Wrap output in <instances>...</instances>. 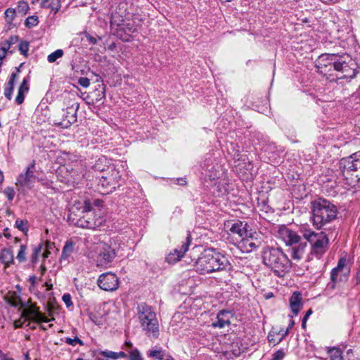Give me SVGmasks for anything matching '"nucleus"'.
<instances>
[{"label":"nucleus","instance_id":"f257e3e1","mask_svg":"<svg viewBox=\"0 0 360 360\" xmlns=\"http://www.w3.org/2000/svg\"><path fill=\"white\" fill-rule=\"evenodd\" d=\"M91 204L85 200L83 203L76 202L70 210L68 221L76 226L83 229H96L105 222L103 217L100 214L90 212Z\"/></svg>","mask_w":360,"mask_h":360},{"label":"nucleus","instance_id":"f03ea898","mask_svg":"<svg viewBox=\"0 0 360 360\" xmlns=\"http://www.w3.org/2000/svg\"><path fill=\"white\" fill-rule=\"evenodd\" d=\"M196 271L200 274H210L215 271H230L232 265L228 258L210 248L203 251L195 262Z\"/></svg>","mask_w":360,"mask_h":360},{"label":"nucleus","instance_id":"7ed1b4c3","mask_svg":"<svg viewBox=\"0 0 360 360\" xmlns=\"http://www.w3.org/2000/svg\"><path fill=\"white\" fill-rule=\"evenodd\" d=\"M262 260L278 277H283L290 271L291 262L279 248L267 247L262 252Z\"/></svg>","mask_w":360,"mask_h":360},{"label":"nucleus","instance_id":"20e7f679","mask_svg":"<svg viewBox=\"0 0 360 360\" xmlns=\"http://www.w3.org/2000/svg\"><path fill=\"white\" fill-rule=\"evenodd\" d=\"M311 212L312 224L316 229H320L336 218L338 209L330 201L319 198L311 202Z\"/></svg>","mask_w":360,"mask_h":360},{"label":"nucleus","instance_id":"39448f33","mask_svg":"<svg viewBox=\"0 0 360 360\" xmlns=\"http://www.w3.org/2000/svg\"><path fill=\"white\" fill-rule=\"evenodd\" d=\"M84 244L89 249H94L97 266L107 267L117 257V250L111 243L100 241L97 236H89L84 238Z\"/></svg>","mask_w":360,"mask_h":360},{"label":"nucleus","instance_id":"423d86ee","mask_svg":"<svg viewBox=\"0 0 360 360\" xmlns=\"http://www.w3.org/2000/svg\"><path fill=\"white\" fill-rule=\"evenodd\" d=\"M137 315L141 328L149 338H158L160 334L159 323L155 312L146 303L137 307Z\"/></svg>","mask_w":360,"mask_h":360},{"label":"nucleus","instance_id":"0eeeda50","mask_svg":"<svg viewBox=\"0 0 360 360\" xmlns=\"http://www.w3.org/2000/svg\"><path fill=\"white\" fill-rule=\"evenodd\" d=\"M300 232L304 238L311 245V253L319 258L328 248L329 239L323 231L315 232L310 229L302 227Z\"/></svg>","mask_w":360,"mask_h":360},{"label":"nucleus","instance_id":"6e6552de","mask_svg":"<svg viewBox=\"0 0 360 360\" xmlns=\"http://www.w3.org/2000/svg\"><path fill=\"white\" fill-rule=\"evenodd\" d=\"M96 179L98 191L102 195H105L112 193L116 188L121 174L114 165H110L107 167V171Z\"/></svg>","mask_w":360,"mask_h":360},{"label":"nucleus","instance_id":"1a4fd4ad","mask_svg":"<svg viewBox=\"0 0 360 360\" xmlns=\"http://www.w3.org/2000/svg\"><path fill=\"white\" fill-rule=\"evenodd\" d=\"M111 27H116V34L122 41H129L131 34L138 31V25L133 20H126L117 12L112 14Z\"/></svg>","mask_w":360,"mask_h":360},{"label":"nucleus","instance_id":"9d476101","mask_svg":"<svg viewBox=\"0 0 360 360\" xmlns=\"http://www.w3.org/2000/svg\"><path fill=\"white\" fill-rule=\"evenodd\" d=\"M333 70L340 72L336 79H350L354 78L358 73L357 65L349 55H337L335 61H333Z\"/></svg>","mask_w":360,"mask_h":360},{"label":"nucleus","instance_id":"9b49d317","mask_svg":"<svg viewBox=\"0 0 360 360\" xmlns=\"http://www.w3.org/2000/svg\"><path fill=\"white\" fill-rule=\"evenodd\" d=\"M35 162L33 161L26 168L25 172L21 173L17 177L15 185L19 188H27L31 189L33 187L36 179Z\"/></svg>","mask_w":360,"mask_h":360},{"label":"nucleus","instance_id":"f8f14e48","mask_svg":"<svg viewBox=\"0 0 360 360\" xmlns=\"http://www.w3.org/2000/svg\"><path fill=\"white\" fill-rule=\"evenodd\" d=\"M21 316L25 319V321H31L37 323L41 322L48 323L54 319H49L44 314H42L38 307L34 305H29L24 308Z\"/></svg>","mask_w":360,"mask_h":360},{"label":"nucleus","instance_id":"ddd939ff","mask_svg":"<svg viewBox=\"0 0 360 360\" xmlns=\"http://www.w3.org/2000/svg\"><path fill=\"white\" fill-rule=\"evenodd\" d=\"M97 284L101 289L105 291H114L119 287V278L116 274L106 272L99 276Z\"/></svg>","mask_w":360,"mask_h":360},{"label":"nucleus","instance_id":"4468645a","mask_svg":"<svg viewBox=\"0 0 360 360\" xmlns=\"http://www.w3.org/2000/svg\"><path fill=\"white\" fill-rule=\"evenodd\" d=\"M336 56L337 54H321L315 63L317 71L322 75H327L333 68V61H335Z\"/></svg>","mask_w":360,"mask_h":360},{"label":"nucleus","instance_id":"2eb2a0df","mask_svg":"<svg viewBox=\"0 0 360 360\" xmlns=\"http://www.w3.org/2000/svg\"><path fill=\"white\" fill-rule=\"evenodd\" d=\"M78 108L79 103H77L67 108L65 110H63L62 120L55 124L64 129L68 128L72 124L77 121V112Z\"/></svg>","mask_w":360,"mask_h":360},{"label":"nucleus","instance_id":"dca6fc26","mask_svg":"<svg viewBox=\"0 0 360 360\" xmlns=\"http://www.w3.org/2000/svg\"><path fill=\"white\" fill-rule=\"evenodd\" d=\"M340 167L343 173L349 171H359L360 172V151L347 158L342 159ZM356 177L360 181V174H357Z\"/></svg>","mask_w":360,"mask_h":360},{"label":"nucleus","instance_id":"f3484780","mask_svg":"<svg viewBox=\"0 0 360 360\" xmlns=\"http://www.w3.org/2000/svg\"><path fill=\"white\" fill-rule=\"evenodd\" d=\"M278 236L285 245L289 246L299 243L301 240L300 236H299L297 232L286 226H283L279 229Z\"/></svg>","mask_w":360,"mask_h":360},{"label":"nucleus","instance_id":"a211bd4d","mask_svg":"<svg viewBox=\"0 0 360 360\" xmlns=\"http://www.w3.org/2000/svg\"><path fill=\"white\" fill-rule=\"evenodd\" d=\"M346 265V258L341 257L338 262V265L336 267L333 268L330 272V282L328 283V287L331 289H335L336 283L341 278H339L340 274L344 271V269Z\"/></svg>","mask_w":360,"mask_h":360},{"label":"nucleus","instance_id":"6ab92c4d","mask_svg":"<svg viewBox=\"0 0 360 360\" xmlns=\"http://www.w3.org/2000/svg\"><path fill=\"white\" fill-rule=\"evenodd\" d=\"M230 314L228 310H221L217 314L216 321L212 322V326L214 328H223L226 326H229L230 323Z\"/></svg>","mask_w":360,"mask_h":360},{"label":"nucleus","instance_id":"aec40b11","mask_svg":"<svg viewBox=\"0 0 360 360\" xmlns=\"http://www.w3.org/2000/svg\"><path fill=\"white\" fill-rule=\"evenodd\" d=\"M248 223L240 220L232 224L229 231L232 234L238 235L240 238L248 235Z\"/></svg>","mask_w":360,"mask_h":360},{"label":"nucleus","instance_id":"412c9836","mask_svg":"<svg viewBox=\"0 0 360 360\" xmlns=\"http://www.w3.org/2000/svg\"><path fill=\"white\" fill-rule=\"evenodd\" d=\"M259 246V242L253 241L252 236H244L241 238L239 243V247L243 252H250L253 250L257 249Z\"/></svg>","mask_w":360,"mask_h":360},{"label":"nucleus","instance_id":"4be33fe9","mask_svg":"<svg viewBox=\"0 0 360 360\" xmlns=\"http://www.w3.org/2000/svg\"><path fill=\"white\" fill-rule=\"evenodd\" d=\"M290 306L294 316H297L302 307L300 292H295L291 295L290 298Z\"/></svg>","mask_w":360,"mask_h":360},{"label":"nucleus","instance_id":"5701e85b","mask_svg":"<svg viewBox=\"0 0 360 360\" xmlns=\"http://www.w3.org/2000/svg\"><path fill=\"white\" fill-rule=\"evenodd\" d=\"M110 165H113L110 163L109 160L103 156L98 159L93 168L95 171L100 172L101 174H103L107 171V167Z\"/></svg>","mask_w":360,"mask_h":360},{"label":"nucleus","instance_id":"b1692460","mask_svg":"<svg viewBox=\"0 0 360 360\" xmlns=\"http://www.w3.org/2000/svg\"><path fill=\"white\" fill-rule=\"evenodd\" d=\"M307 248V243H300L297 246L292 247L291 249V257L294 259H300L302 258L305 249Z\"/></svg>","mask_w":360,"mask_h":360},{"label":"nucleus","instance_id":"393cba45","mask_svg":"<svg viewBox=\"0 0 360 360\" xmlns=\"http://www.w3.org/2000/svg\"><path fill=\"white\" fill-rule=\"evenodd\" d=\"M41 7L44 8H50L51 11H54V13H57L61 7L60 1L57 0H42L41 4Z\"/></svg>","mask_w":360,"mask_h":360},{"label":"nucleus","instance_id":"a878e982","mask_svg":"<svg viewBox=\"0 0 360 360\" xmlns=\"http://www.w3.org/2000/svg\"><path fill=\"white\" fill-rule=\"evenodd\" d=\"M75 243L72 240H68L62 250V259H67L74 252Z\"/></svg>","mask_w":360,"mask_h":360},{"label":"nucleus","instance_id":"bb28decb","mask_svg":"<svg viewBox=\"0 0 360 360\" xmlns=\"http://www.w3.org/2000/svg\"><path fill=\"white\" fill-rule=\"evenodd\" d=\"M19 40V37L17 35L11 36L8 39L6 40L3 44L1 48H0V53L1 56L6 57V51L11 48V46L17 43Z\"/></svg>","mask_w":360,"mask_h":360},{"label":"nucleus","instance_id":"cd10ccee","mask_svg":"<svg viewBox=\"0 0 360 360\" xmlns=\"http://www.w3.org/2000/svg\"><path fill=\"white\" fill-rule=\"evenodd\" d=\"M210 162H212L211 158L206 159L202 167L206 172H211V174L209 175L211 179H215L217 178V174L216 172L217 167L218 168L219 166L218 165H212L210 164Z\"/></svg>","mask_w":360,"mask_h":360},{"label":"nucleus","instance_id":"c85d7f7f","mask_svg":"<svg viewBox=\"0 0 360 360\" xmlns=\"http://www.w3.org/2000/svg\"><path fill=\"white\" fill-rule=\"evenodd\" d=\"M191 243V236L190 234H188V236L186 238V241L182 243V245H181L180 249L176 248L172 253L175 254L174 255H176V256L179 255V256H180V257L182 258L184 257V254L187 252Z\"/></svg>","mask_w":360,"mask_h":360},{"label":"nucleus","instance_id":"c756f323","mask_svg":"<svg viewBox=\"0 0 360 360\" xmlns=\"http://www.w3.org/2000/svg\"><path fill=\"white\" fill-rule=\"evenodd\" d=\"M13 254L10 249H4L0 254V261L6 266L13 262Z\"/></svg>","mask_w":360,"mask_h":360},{"label":"nucleus","instance_id":"7c9ffc66","mask_svg":"<svg viewBox=\"0 0 360 360\" xmlns=\"http://www.w3.org/2000/svg\"><path fill=\"white\" fill-rule=\"evenodd\" d=\"M4 15L7 29L10 30L11 28L12 22L15 17V10L12 8H8L5 11Z\"/></svg>","mask_w":360,"mask_h":360},{"label":"nucleus","instance_id":"2f4dec72","mask_svg":"<svg viewBox=\"0 0 360 360\" xmlns=\"http://www.w3.org/2000/svg\"><path fill=\"white\" fill-rule=\"evenodd\" d=\"M288 335V330L284 331V333H281V336L278 338H276V335L274 333H269L268 335V340L270 343L276 345L280 343L284 338Z\"/></svg>","mask_w":360,"mask_h":360},{"label":"nucleus","instance_id":"473e14b6","mask_svg":"<svg viewBox=\"0 0 360 360\" xmlns=\"http://www.w3.org/2000/svg\"><path fill=\"white\" fill-rule=\"evenodd\" d=\"M42 243H39L32 248V253L30 256V262L32 264H35L37 262L39 255L40 254L42 249Z\"/></svg>","mask_w":360,"mask_h":360},{"label":"nucleus","instance_id":"72a5a7b5","mask_svg":"<svg viewBox=\"0 0 360 360\" xmlns=\"http://www.w3.org/2000/svg\"><path fill=\"white\" fill-rule=\"evenodd\" d=\"M330 360H343L342 352L338 348H333L328 351Z\"/></svg>","mask_w":360,"mask_h":360},{"label":"nucleus","instance_id":"f704fd0d","mask_svg":"<svg viewBox=\"0 0 360 360\" xmlns=\"http://www.w3.org/2000/svg\"><path fill=\"white\" fill-rule=\"evenodd\" d=\"M63 56V51L62 49H57L48 56L47 60L49 63H54L57 59L61 58Z\"/></svg>","mask_w":360,"mask_h":360},{"label":"nucleus","instance_id":"c9c22d12","mask_svg":"<svg viewBox=\"0 0 360 360\" xmlns=\"http://www.w3.org/2000/svg\"><path fill=\"white\" fill-rule=\"evenodd\" d=\"M26 249L27 246L25 245H20V250L16 257L19 262H23L26 260Z\"/></svg>","mask_w":360,"mask_h":360},{"label":"nucleus","instance_id":"e433bc0d","mask_svg":"<svg viewBox=\"0 0 360 360\" xmlns=\"http://www.w3.org/2000/svg\"><path fill=\"white\" fill-rule=\"evenodd\" d=\"M129 360H143L141 352L136 348L129 352Z\"/></svg>","mask_w":360,"mask_h":360},{"label":"nucleus","instance_id":"4c0bfd02","mask_svg":"<svg viewBox=\"0 0 360 360\" xmlns=\"http://www.w3.org/2000/svg\"><path fill=\"white\" fill-rule=\"evenodd\" d=\"M39 23L38 18L35 15H31L27 18L25 20V25L27 27H32Z\"/></svg>","mask_w":360,"mask_h":360},{"label":"nucleus","instance_id":"58836bf2","mask_svg":"<svg viewBox=\"0 0 360 360\" xmlns=\"http://www.w3.org/2000/svg\"><path fill=\"white\" fill-rule=\"evenodd\" d=\"M65 342L66 344L72 346H75L77 344H79L81 346L84 345L83 341L77 336L75 337L74 338H66Z\"/></svg>","mask_w":360,"mask_h":360},{"label":"nucleus","instance_id":"ea45409f","mask_svg":"<svg viewBox=\"0 0 360 360\" xmlns=\"http://www.w3.org/2000/svg\"><path fill=\"white\" fill-rule=\"evenodd\" d=\"M27 221L18 219L15 222V226L20 231H27Z\"/></svg>","mask_w":360,"mask_h":360},{"label":"nucleus","instance_id":"a19ab883","mask_svg":"<svg viewBox=\"0 0 360 360\" xmlns=\"http://www.w3.org/2000/svg\"><path fill=\"white\" fill-rule=\"evenodd\" d=\"M18 11L19 13L26 14L29 11L28 4L25 1H20L18 4Z\"/></svg>","mask_w":360,"mask_h":360},{"label":"nucleus","instance_id":"79ce46f5","mask_svg":"<svg viewBox=\"0 0 360 360\" xmlns=\"http://www.w3.org/2000/svg\"><path fill=\"white\" fill-rule=\"evenodd\" d=\"M148 356L149 357L155 358L158 360H162L163 359V354L162 350H151L148 352Z\"/></svg>","mask_w":360,"mask_h":360},{"label":"nucleus","instance_id":"37998d69","mask_svg":"<svg viewBox=\"0 0 360 360\" xmlns=\"http://www.w3.org/2000/svg\"><path fill=\"white\" fill-rule=\"evenodd\" d=\"M18 49L22 54L26 55L29 51L28 42L25 41H20L18 46Z\"/></svg>","mask_w":360,"mask_h":360},{"label":"nucleus","instance_id":"c03bdc74","mask_svg":"<svg viewBox=\"0 0 360 360\" xmlns=\"http://www.w3.org/2000/svg\"><path fill=\"white\" fill-rule=\"evenodd\" d=\"M8 200L12 201L15 196V191L12 187H6L4 191Z\"/></svg>","mask_w":360,"mask_h":360},{"label":"nucleus","instance_id":"a18cd8bd","mask_svg":"<svg viewBox=\"0 0 360 360\" xmlns=\"http://www.w3.org/2000/svg\"><path fill=\"white\" fill-rule=\"evenodd\" d=\"M175 254H173L172 252H170L169 254L167 255V256L166 257V261L169 263V264H174V263H176V262L179 261L181 257H180V256L177 255H174Z\"/></svg>","mask_w":360,"mask_h":360},{"label":"nucleus","instance_id":"49530a36","mask_svg":"<svg viewBox=\"0 0 360 360\" xmlns=\"http://www.w3.org/2000/svg\"><path fill=\"white\" fill-rule=\"evenodd\" d=\"M284 356L285 352L282 349L277 350L272 354L273 360H282Z\"/></svg>","mask_w":360,"mask_h":360},{"label":"nucleus","instance_id":"de8ad7c7","mask_svg":"<svg viewBox=\"0 0 360 360\" xmlns=\"http://www.w3.org/2000/svg\"><path fill=\"white\" fill-rule=\"evenodd\" d=\"M25 92H23L22 91L18 89V95L15 98V103L18 105H20L23 103L25 100Z\"/></svg>","mask_w":360,"mask_h":360},{"label":"nucleus","instance_id":"09e8293b","mask_svg":"<svg viewBox=\"0 0 360 360\" xmlns=\"http://www.w3.org/2000/svg\"><path fill=\"white\" fill-rule=\"evenodd\" d=\"M101 355H103L105 357H108V359H116V352H115L105 350V351H101Z\"/></svg>","mask_w":360,"mask_h":360},{"label":"nucleus","instance_id":"8fccbe9b","mask_svg":"<svg viewBox=\"0 0 360 360\" xmlns=\"http://www.w3.org/2000/svg\"><path fill=\"white\" fill-rule=\"evenodd\" d=\"M19 90L22 91L23 92H27L29 90L28 87V79L27 78H24L21 84L18 87Z\"/></svg>","mask_w":360,"mask_h":360},{"label":"nucleus","instance_id":"3c124183","mask_svg":"<svg viewBox=\"0 0 360 360\" xmlns=\"http://www.w3.org/2000/svg\"><path fill=\"white\" fill-rule=\"evenodd\" d=\"M63 301L65 302V304H66L67 307H70L72 305V297H71V295L68 293L67 294H64L63 295Z\"/></svg>","mask_w":360,"mask_h":360},{"label":"nucleus","instance_id":"603ef678","mask_svg":"<svg viewBox=\"0 0 360 360\" xmlns=\"http://www.w3.org/2000/svg\"><path fill=\"white\" fill-rule=\"evenodd\" d=\"M78 83L84 88H87L90 85V80L86 77H80L78 80Z\"/></svg>","mask_w":360,"mask_h":360},{"label":"nucleus","instance_id":"864d4df0","mask_svg":"<svg viewBox=\"0 0 360 360\" xmlns=\"http://www.w3.org/2000/svg\"><path fill=\"white\" fill-rule=\"evenodd\" d=\"M312 314V310L310 309H309L306 314L304 315V316L303 317L302 320V328H305L306 327V323H307V321L308 320V318L309 316Z\"/></svg>","mask_w":360,"mask_h":360},{"label":"nucleus","instance_id":"5fc2aeb1","mask_svg":"<svg viewBox=\"0 0 360 360\" xmlns=\"http://www.w3.org/2000/svg\"><path fill=\"white\" fill-rule=\"evenodd\" d=\"M25 321V319H22V317L21 319L15 321L13 323L15 328H21Z\"/></svg>","mask_w":360,"mask_h":360},{"label":"nucleus","instance_id":"6e6d98bb","mask_svg":"<svg viewBox=\"0 0 360 360\" xmlns=\"http://www.w3.org/2000/svg\"><path fill=\"white\" fill-rule=\"evenodd\" d=\"M13 89H8V88H4V96L8 100H11L12 98L13 94Z\"/></svg>","mask_w":360,"mask_h":360},{"label":"nucleus","instance_id":"4d7b16f0","mask_svg":"<svg viewBox=\"0 0 360 360\" xmlns=\"http://www.w3.org/2000/svg\"><path fill=\"white\" fill-rule=\"evenodd\" d=\"M37 281V277L35 276H30L29 282L30 283V290H32V288H34L35 283Z\"/></svg>","mask_w":360,"mask_h":360},{"label":"nucleus","instance_id":"13d9d810","mask_svg":"<svg viewBox=\"0 0 360 360\" xmlns=\"http://www.w3.org/2000/svg\"><path fill=\"white\" fill-rule=\"evenodd\" d=\"M20 72V69L19 68H17V72H13L8 79V81H11L12 82H14L15 83V79L17 78L18 77V72Z\"/></svg>","mask_w":360,"mask_h":360},{"label":"nucleus","instance_id":"bf43d9fd","mask_svg":"<svg viewBox=\"0 0 360 360\" xmlns=\"http://www.w3.org/2000/svg\"><path fill=\"white\" fill-rule=\"evenodd\" d=\"M14 82H12L11 81H8L4 86V88H8L11 89H14Z\"/></svg>","mask_w":360,"mask_h":360},{"label":"nucleus","instance_id":"052dcab7","mask_svg":"<svg viewBox=\"0 0 360 360\" xmlns=\"http://www.w3.org/2000/svg\"><path fill=\"white\" fill-rule=\"evenodd\" d=\"M176 184L181 185V186H184L186 184V181L184 178H178L176 179Z\"/></svg>","mask_w":360,"mask_h":360},{"label":"nucleus","instance_id":"680f3d73","mask_svg":"<svg viewBox=\"0 0 360 360\" xmlns=\"http://www.w3.org/2000/svg\"><path fill=\"white\" fill-rule=\"evenodd\" d=\"M127 357V354L124 352H116V359L120 358H125Z\"/></svg>","mask_w":360,"mask_h":360},{"label":"nucleus","instance_id":"e2e57ef3","mask_svg":"<svg viewBox=\"0 0 360 360\" xmlns=\"http://www.w3.org/2000/svg\"><path fill=\"white\" fill-rule=\"evenodd\" d=\"M87 39L92 44H96L97 43V39L94 37L89 36Z\"/></svg>","mask_w":360,"mask_h":360},{"label":"nucleus","instance_id":"0e129e2a","mask_svg":"<svg viewBox=\"0 0 360 360\" xmlns=\"http://www.w3.org/2000/svg\"><path fill=\"white\" fill-rule=\"evenodd\" d=\"M294 325H295V321L292 319H290L288 326L285 329V330H288V334L289 333V330L294 326Z\"/></svg>","mask_w":360,"mask_h":360},{"label":"nucleus","instance_id":"69168bd1","mask_svg":"<svg viewBox=\"0 0 360 360\" xmlns=\"http://www.w3.org/2000/svg\"><path fill=\"white\" fill-rule=\"evenodd\" d=\"M97 360H109L108 357L101 355V352L98 353Z\"/></svg>","mask_w":360,"mask_h":360},{"label":"nucleus","instance_id":"338daca9","mask_svg":"<svg viewBox=\"0 0 360 360\" xmlns=\"http://www.w3.org/2000/svg\"><path fill=\"white\" fill-rule=\"evenodd\" d=\"M39 271H40L41 274H43L46 271V266L44 265L41 264L39 267Z\"/></svg>","mask_w":360,"mask_h":360},{"label":"nucleus","instance_id":"774afa93","mask_svg":"<svg viewBox=\"0 0 360 360\" xmlns=\"http://www.w3.org/2000/svg\"><path fill=\"white\" fill-rule=\"evenodd\" d=\"M7 231H8L7 228L4 229V236L6 238H10L11 237V235L9 233H8Z\"/></svg>","mask_w":360,"mask_h":360}]
</instances>
